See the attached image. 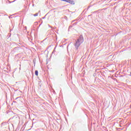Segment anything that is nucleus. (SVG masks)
<instances>
[{"instance_id":"nucleus-3","label":"nucleus","mask_w":131,"mask_h":131,"mask_svg":"<svg viewBox=\"0 0 131 131\" xmlns=\"http://www.w3.org/2000/svg\"><path fill=\"white\" fill-rule=\"evenodd\" d=\"M34 17H36L37 16H38V13H36L34 14Z\"/></svg>"},{"instance_id":"nucleus-2","label":"nucleus","mask_w":131,"mask_h":131,"mask_svg":"<svg viewBox=\"0 0 131 131\" xmlns=\"http://www.w3.org/2000/svg\"><path fill=\"white\" fill-rule=\"evenodd\" d=\"M35 74L36 75V76H38V71H35Z\"/></svg>"},{"instance_id":"nucleus-1","label":"nucleus","mask_w":131,"mask_h":131,"mask_svg":"<svg viewBox=\"0 0 131 131\" xmlns=\"http://www.w3.org/2000/svg\"><path fill=\"white\" fill-rule=\"evenodd\" d=\"M83 42V37L80 36L79 38L78 39L77 41L76 42L75 47L76 48H78L81 43Z\"/></svg>"}]
</instances>
